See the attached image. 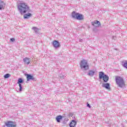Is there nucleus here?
I'll list each match as a JSON object with an SVG mask.
<instances>
[{
    "label": "nucleus",
    "instance_id": "obj_1",
    "mask_svg": "<svg viewBox=\"0 0 127 127\" xmlns=\"http://www.w3.org/2000/svg\"><path fill=\"white\" fill-rule=\"evenodd\" d=\"M17 8L19 12L21 14H23V13H26L24 14V18L25 19H28L29 17L32 16V14L30 13L31 12V10L29 8V6L24 2L23 1H20L18 4ZM26 12H28L26 13Z\"/></svg>",
    "mask_w": 127,
    "mask_h": 127
},
{
    "label": "nucleus",
    "instance_id": "obj_2",
    "mask_svg": "<svg viewBox=\"0 0 127 127\" xmlns=\"http://www.w3.org/2000/svg\"><path fill=\"white\" fill-rule=\"evenodd\" d=\"M115 81L116 82L117 85L120 88H124V87L126 86V84L125 83V80H124V78L121 76H116Z\"/></svg>",
    "mask_w": 127,
    "mask_h": 127
},
{
    "label": "nucleus",
    "instance_id": "obj_3",
    "mask_svg": "<svg viewBox=\"0 0 127 127\" xmlns=\"http://www.w3.org/2000/svg\"><path fill=\"white\" fill-rule=\"evenodd\" d=\"M80 66L81 69H83V70H89V64L88 63V61L86 60H82L80 61Z\"/></svg>",
    "mask_w": 127,
    "mask_h": 127
},
{
    "label": "nucleus",
    "instance_id": "obj_4",
    "mask_svg": "<svg viewBox=\"0 0 127 127\" xmlns=\"http://www.w3.org/2000/svg\"><path fill=\"white\" fill-rule=\"evenodd\" d=\"M52 44L55 49H58V48H60L61 47V45L59 43V42L57 40H54L52 43Z\"/></svg>",
    "mask_w": 127,
    "mask_h": 127
},
{
    "label": "nucleus",
    "instance_id": "obj_5",
    "mask_svg": "<svg viewBox=\"0 0 127 127\" xmlns=\"http://www.w3.org/2000/svg\"><path fill=\"white\" fill-rule=\"evenodd\" d=\"M5 125L7 127H16V124L14 122H12L11 121H8L5 123Z\"/></svg>",
    "mask_w": 127,
    "mask_h": 127
},
{
    "label": "nucleus",
    "instance_id": "obj_6",
    "mask_svg": "<svg viewBox=\"0 0 127 127\" xmlns=\"http://www.w3.org/2000/svg\"><path fill=\"white\" fill-rule=\"evenodd\" d=\"M91 24L93 26H95V27H99V26H101V23L98 20L92 22Z\"/></svg>",
    "mask_w": 127,
    "mask_h": 127
},
{
    "label": "nucleus",
    "instance_id": "obj_7",
    "mask_svg": "<svg viewBox=\"0 0 127 127\" xmlns=\"http://www.w3.org/2000/svg\"><path fill=\"white\" fill-rule=\"evenodd\" d=\"M102 87L105 88L106 90H110L111 87H110V83H102Z\"/></svg>",
    "mask_w": 127,
    "mask_h": 127
},
{
    "label": "nucleus",
    "instance_id": "obj_8",
    "mask_svg": "<svg viewBox=\"0 0 127 127\" xmlns=\"http://www.w3.org/2000/svg\"><path fill=\"white\" fill-rule=\"evenodd\" d=\"M23 61L26 65H29V64H30V59L28 58H25L23 59Z\"/></svg>",
    "mask_w": 127,
    "mask_h": 127
},
{
    "label": "nucleus",
    "instance_id": "obj_9",
    "mask_svg": "<svg viewBox=\"0 0 127 127\" xmlns=\"http://www.w3.org/2000/svg\"><path fill=\"white\" fill-rule=\"evenodd\" d=\"M5 6V2L3 1L2 0H0V9H2V8H4Z\"/></svg>",
    "mask_w": 127,
    "mask_h": 127
},
{
    "label": "nucleus",
    "instance_id": "obj_10",
    "mask_svg": "<svg viewBox=\"0 0 127 127\" xmlns=\"http://www.w3.org/2000/svg\"><path fill=\"white\" fill-rule=\"evenodd\" d=\"M76 19H77V20H83V19H84V16L78 13V14H77Z\"/></svg>",
    "mask_w": 127,
    "mask_h": 127
},
{
    "label": "nucleus",
    "instance_id": "obj_11",
    "mask_svg": "<svg viewBox=\"0 0 127 127\" xmlns=\"http://www.w3.org/2000/svg\"><path fill=\"white\" fill-rule=\"evenodd\" d=\"M95 73H96L95 71V70H89L88 71V73H87V75H88V76H90V77H93V76H94V75H95Z\"/></svg>",
    "mask_w": 127,
    "mask_h": 127
},
{
    "label": "nucleus",
    "instance_id": "obj_12",
    "mask_svg": "<svg viewBox=\"0 0 127 127\" xmlns=\"http://www.w3.org/2000/svg\"><path fill=\"white\" fill-rule=\"evenodd\" d=\"M77 125V122L75 120H72L70 123L69 124L70 127H75V126Z\"/></svg>",
    "mask_w": 127,
    "mask_h": 127
},
{
    "label": "nucleus",
    "instance_id": "obj_13",
    "mask_svg": "<svg viewBox=\"0 0 127 127\" xmlns=\"http://www.w3.org/2000/svg\"><path fill=\"white\" fill-rule=\"evenodd\" d=\"M78 13H79L76 12L75 11L72 12V13L71 14V16H72V18H74V19H76L77 18V16Z\"/></svg>",
    "mask_w": 127,
    "mask_h": 127
},
{
    "label": "nucleus",
    "instance_id": "obj_14",
    "mask_svg": "<svg viewBox=\"0 0 127 127\" xmlns=\"http://www.w3.org/2000/svg\"><path fill=\"white\" fill-rule=\"evenodd\" d=\"M32 29L34 31L35 33H39V28H37V27H33Z\"/></svg>",
    "mask_w": 127,
    "mask_h": 127
},
{
    "label": "nucleus",
    "instance_id": "obj_15",
    "mask_svg": "<svg viewBox=\"0 0 127 127\" xmlns=\"http://www.w3.org/2000/svg\"><path fill=\"white\" fill-rule=\"evenodd\" d=\"M27 81H29L30 80H34V77H33V76L30 75V74H27Z\"/></svg>",
    "mask_w": 127,
    "mask_h": 127
},
{
    "label": "nucleus",
    "instance_id": "obj_16",
    "mask_svg": "<svg viewBox=\"0 0 127 127\" xmlns=\"http://www.w3.org/2000/svg\"><path fill=\"white\" fill-rule=\"evenodd\" d=\"M103 80L104 81V82H105V83H107V82H108V81H109V76H108V75H105L103 78Z\"/></svg>",
    "mask_w": 127,
    "mask_h": 127
},
{
    "label": "nucleus",
    "instance_id": "obj_17",
    "mask_svg": "<svg viewBox=\"0 0 127 127\" xmlns=\"http://www.w3.org/2000/svg\"><path fill=\"white\" fill-rule=\"evenodd\" d=\"M105 74L103 71H101L99 72V78L100 79H103L104 76H105Z\"/></svg>",
    "mask_w": 127,
    "mask_h": 127
},
{
    "label": "nucleus",
    "instance_id": "obj_18",
    "mask_svg": "<svg viewBox=\"0 0 127 127\" xmlns=\"http://www.w3.org/2000/svg\"><path fill=\"white\" fill-rule=\"evenodd\" d=\"M62 116L61 115H59L56 117V121L58 123H60V120H62Z\"/></svg>",
    "mask_w": 127,
    "mask_h": 127
},
{
    "label": "nucleus",
    "instance_id": "obj_19",
    "mask_svg": "<svg viewBox=\"0 0 127 127\" xmlns=\"http://www.w3.org/2000/svg\"><path fill=\"white\" fill-rule=\"evenodd\" d=\"M122 65L124 68H126L127 69V61H124L122 63Z\"/></svg>",
    "mask_w": 127,
    "mask_h": 127
},
{
    "label": "nucleus",
    "instance_id": "obj_20",
    "mask_svg": "<svg viewBox=\"0 0 127 127\" xmlns=\"http://www.w3.org/2000/svg\"><path fill=\"white\" fill-rule=\"evenodd\" d=\"M22 83H23V79H22V78H20L18 79V82L17 84H22Z\"/></svg>",
    "mask_w": 127,
    "mask_h": 127
},
{
    "label": "nucleus",
    "instance_id": "obj_21",
    "mask_svg": "<svg viewBox=\"0 0 127 127\" xmlns=\"http://www.w3.org/2000/svg\"><path fill=\"white\" fill-rule=\"evenodd\" d=\"M18 85L19 87V91L21 92L22 91V85L21 84H19Z\"/></svg>",
    "mask_w": 127,
    "mask_h": 127
},
{
    "label": "nucleus",
    "instance_id": "obj_22",
    "mask_svg": "<svg viewBox=\"0 0 127 127\" xmlns=\"http://www.w3.org/2000/svg\"><path fill=\"white\" fill-rule=\"evenodd\" d=\"M10 77V75L9 73H7L4 75V78L6 79L7 78H9Z\"/></svg>",
    "mask_w": 127,
    "mask_h": 127
},
{
    "label": "nucleus",
    "instance_id": "obj_23",
    "mask_svg": "<svg viewBox=\"0 0 127 127\" xmlns=\"http://www.w3.org/2000/svg\"><path fill=\"white\" fill-rule=\"evenodd\" d=\"M10 41L12 42H14V41H15V39L14 38H11L10 39Z\"/></svg>",
    "mask_w": 127,
    "mask_h": 127
},
{
    "label": "nucleus",
    "instance_id": "obj_24",
    "mask_svg": "<svg viewBox=\"0 0 127 127\" xmlns=\"http://www.w3.org/2000/svg\"><path fill=\"white\" fill-rule=\"evenodd\" d=\"M87 107H88V108H89V109H91V105H90V104H87Z\"/></svg>",
    "mask_w": 127,
    "mask_h": 127
},
{
    "label": "nucleus",
    "instance_id": "obj_25",
    "mask_svg": "<svg viewBox=\"0 0 127 127\" xmlns=\"http://www.w3.org/2000/svg\"><path fill=\"white\" fill-rule=\"evenodd\" d=\"M79 42H83V39H79Z\"/></svg>",
    "mask_w": 127,
    "mask_h": 127
},
{
    "label": "nucleus",
    "instance_id": "obj_26",
    "mask_svg": "<svg viewBox=\"0 0 127 127\" xmlns=\"http://www.w3.org/2000/svg\"><path fill=\"white\" fill-rule=\"evenodd\" d=\"M70 117H72L73 116V114L72 113H71L70 115H69Z\"/></svg>",
    "mask_w": 127,
    "mask_h": 127
},
{
    "label": "nucleus",
    "instance_id": "obj_27",
    "mask_svg": "<svg viewBox=\"0 0 127 127\" xmlns=\"http://www.w3.org/2000/svg\"><path fill=\"white\" fill-rule=\"evenodd\" d=\"M112 39H115V36L112 37Z\"/></svg>",
    "mask_w": 127,
    "mask_h": 127
},
{
    "label": "nucleus",
    "instance_id": "obj_28",
    "mask_svg": "<svg viewBox=\"0 0 127 127\" xmlns=\"http://www.w3.org/2000/svg\"><path fill=\"white\" fill-rule=\"evenodd\" d=\"M74 119H75V116H73Z\"/></svg>",
    "mask_w": 127,
    "mask_h": 127
}]
</instances>
